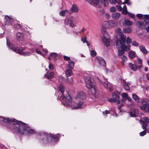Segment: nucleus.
I'll return each mask as SVG.
<instances>
[{
  "label": "nucleus",
  "instance_id": "nucleus-28",
  "mask_svg": "<svg viewBox=\"0 0 149 149\" xmlns=\"http://www.w3.org/2000/svg\"><path fill=\"white\" fill-rule=\"evenodd\" d=\"M139 49L144 54H146L148 53V51L145 49V47L143 46H139Z\"/></svg>",
  "mask_w": 149,
  "mask_h": 149
},
{
  "label": "nucleus",
  "instance_id": "nucleus-27",
  "mask_svg": "<svg viewBox=\"0 0 149 149\" xmlns=\"http://www.w3.org/2000/svg\"><path fill=\"white\" fill-rule=\"evenodd\" d=\"M100 2L102 5L103 4L104 6H108L109 3L108 0H101Z\"/></svg>",
  "mask_w": 149,
  "mask_h": 149
},
{
  "label": "nucleus",
  "instance_id": "nucleus-44",
  "mask_svg": "<svg viewBox=\"0 0 149 149\" xmlns=\"http://www.w3.org/2000/svg\"><path fill=\"white\" fill-rule=\"evenodd\" d=\"M65 11L62 10L59 13V15H60L62 16H64L65 15Z\"/></svg>",
  "mask_w": 149,
  "mask_h": 149
},
{
  "label": "nucleus",
  "instance_id": "nucleus-49",
  "mask_svg": "<svg viewBox=\"0 0 149 149\" xmlns=\"http://www.w3.org/2000/svg\"><path fill=\"white\" fill-rule=\"evenodd\" d=\"M57 55V54L55 53H52L50 54V56H51L53 57V58H55L56 57Z\"/></svg>",
  "mask_w": 149,
  "mask_h": 149
},
{
  "label": "nucleus",
  "instance_id": "nucleus-29",
  "mask_svg": "<svg viewBox=\"0 0 149 149\" xmlns=\"http://www.w3.org/2000/svg\"><path fill=\"white\" fill-rule=\"evenodd\" d=\"M59 90L61 92L62 96H63V93L64 92L65 90L63 86L61 84H60L59 85Z\"/></svg>",
  "mask_w": 149,
  "mask_h": 149
},
{
  "label": "nucleus",
  "instance_id": "nucleus-10",
  "mask_svg": "<svg viewBox=\"0 0 149 149\" xmlns=\"http://www.w3.org/2000/svg\"><path fill=\"white\" fill-rule=\"evenodd\" d=\"M86 97L85 94L84 92H80L78 93L74 97V99L77 100L79 99L83 100Z\"/></svg>",
  "mask_w": 149,
  "mask_h": 149
},
{
  "label": "nucleus",
  "instance_id": "nucleus-54",
  "mask_svg": "<svg viewBox=\"0 0 149 149\" xmlns=\"http://www.w3.org/2000/svg\"><path fill=\"white\" fill-rule=\"evenodd\" d=\"M17 131L18 132V133H19L21 134H24V132H21V129L20 128H17Z\"/></svg>",
  "mask_w": 149,
  "mask_h": 149
},
{
  "label": "nucleus",
  "instance_id": "nucleus-5",
  "mask_svg": "<svg viewBox=\"0 0 149 149\" xmlns=\"http://www.w3.org/2000/svg\"><path fill=\"white\" fill-rule=\"evenodd\" d=\"M38 136H40L41 139L43 138L44 139L43 140L44 142L45 143L50 142L53 139H55L57 137L56 135H54L44 132L38 133Z\"/></svg>",
  "mask_w": 149,
  "mask_h": 149
},
{
  "label": "nucleus",
  "instance_id": "nucleus-19",
  "mask_svg": "<svg viewBox=\"0 0 149 149\" xmlns=\"http://www.w3.org/2000/svg\"><path fill=\"white\" fill-rule=\"evenodd\" d=\"M129 68L134 71H136L138 68V66L137 65L131 63H129Z\"/></svg>",
  "mask_w": 149,
  "mask_h": 149
},
{
  "label": "nucleus",
  "instance_id": "nucleus-36",
  "mask_svg": "<svg viewBox=\"0 0 149 149\" xmlns=\"http://www.w3.org/2000/svg\"><path fill=\"white\" fill-rule=\"evenodd\" d=\"M131 31V29L129 28H125L123 29V32L124 33H130Z\"/></svg>",
  "mask_w": 149,
  "mask_h": 149
},
{
  "label": "nucleus",
  "instance_id": "nucleus-16",
  "mask_svg": "<svg viewBox=\"0 0 149 149\" xmlns=\"http://www.w3.org/2000/svg\"><path fill=\"white\" fill-rule=\"evenodd\" d=\"M24 132L28 134H34L35 131L34 130L30 129L29 127L25 126L23 128Z\"/></svg>",
  "mask_w": 149,
  "mask_h": 149
},
{
  "label": "nucleus",
  "instance_id": "nucleus-22",
  "mask_svg": "<svg viewBox=\"0 0 149 149\" xmlns=\"http://www.w3.org/2000/svg\"><path fill=\"white\" fill-rule=\"evenodd\" d=\"M138 113V110L137 109H134L130 112V115L131 117H135Z\"/></svg>",
  "mask_w": 149,
  "mask_h": 149
},
{
  "label": "nucleus",
  "instance_id": "nucleus-20",
  "mask_svg": "<svg viewBox=\"0 0 149 149\" xmlns=\"http://www.w3.org/2000/svg\"><path fill=\"white\" fill-rule=\"evenodd\" d=\"M102 40L104 45L106 46H108L109 45V43L110 41V39L104 37L102 39Z\"/></svg>",
  "mask_w": 149,
  "mask_h": 149
},
{
  "label": "nucleus",
  "instance_id": "nucleus-15",
  "mask_svg": "<svg viewBox=\"0 0 149 149\" xmlns=\"http://www.w3.org/2000/svg\"><path fill=\"white\" fill-rule=\"evenodd\" d=\"M17 40L19 42H22L24 40V35L20 32H18L16 35Z\"/></svg>",
  "mask_w": 149,
  "mask_h": 149
},
{
  "label": "nucleus",
  "instance_id": "nucleus-35",
  "mask_svg": "<svg viewBox=\"0 0 149 149\" xmlns=\"http://www.w3.org/2000/svg\"><path fill=\"white\" fill-rule=\"evenodd\" d=\"M122 13L125 15H126L127 14V8L125 5H124L123 8Z\"/></svg>",
  "mask_w": 149,
  "mask_h": 149
},
{
  "label": "nucleus",
  "instance_id": "nucleus-9",
  "mask_svg": "<svg viewBox=\"0 0 149 149\" xmlns=\"http://www.w3.org/2000/svg\"><path fill=\"white\" fill-rule=\"evenodd\" d=\"M141 103L142 105L140 107V109L142 110L146 111L147 108L148 110L149 107H148L149 100L147 99H145L141 100Z\"/></svg>",
  "mask_w": 149,
  "mask_h": 149
},
{
  "label": "nucleus",
  "instance_id": "nucleus-4",
  "mask_svg": "<svg viewBox=\"0 0 149 149\" xmlns=\"http://www.w3.org/2000/svg\"><path fill=\"white\" fill-rule=\"evenodd\" d=\"M93 79L89 77H87L85 80L86 87L91 90L89 91V93L93 95L94 97H96V88L95 86Z\"/></svg>",
  "mask_w": 149,
  "mask_h": 149
},
{
  "label": "nucleus",
  "instance_id": "nucleus-62",
  "mask_svg": "<svg viewBox=\"0 0 149 149\" xmlns=\"http://www.w3.org/2000/svg\"><path fill=\"white\" fill-rule=\"evenodd\" d=\"M129 0H125V1L124 3H124H127L128 5L130 4V3H129Z\"/></svg>",
  "mask_w": 149,
  "mask_h": 149
},
{
  "label": "nucleus",
  "instance_id": "nucleus-47",
  "mask_svg": "<svg viewBox=\"0 0 149 149\" xmlns=\"http://www.w3.org/2000/svg\"><path fill=\"white\" fill-rule=\"evenodd\" d=\"M132 45L134 46H139V44L136 41H133L132 43Z\"/></svg>",
  "mask_w": 149,
  "mask_h": 149
},
{
  "label": "nucleus",
  "instance_id": "nucleus-38",
  "mask_svg": "<svg viewBox=\"0 0 149 149\" xmlns=\"http://www.w3.org/2000/svg\"><path fill=\"white\" fill-rule=\"evenodd\" d=\"M100 63L103 66H105L106 65L105 62L102 58H101V61L100 62Z\"/></svg>",
  "mask_w": 149,
  "mask_h": 149
},
{
  "label": "nucleus",
  "instance_id": "nucleus-57",
  "mask_svg": "<svg viewBox=\"0 0 149 149\" xmlns=\"http://www.w3.org/2000/svg\"><path fill=\"white\" fill-rule=\"evenodd\" d=\"M128 15L131 17L132 18H134V15L132 13H129Z\"/></svg>",
  "mask_w": 149,
  "mask_h": 149
},
{
  "label": "nucleus",
  "instance_id": "nucleus-50",
  "mask_svg": "<svg viewBox=\"0 0 149 149\" xmlns=\"http://www.w3.org/2000/svg\"><path fill=\"white\" fill-rule=\"evenodd\" d=\"M131 42V39L129 37H128L127 38V40H126V42L127 43H130Z\"/></svg>",
  "mask_w": 149,
  "mask_h": 149
},
{
  "label": "nucleus",
  "instance_id": "nucleus-2",
  "mask_svg": "<svg viewBox=\"0 0 149 149\" xmlns=\"http://www.w3.org/2000/svg\"><path fill=\"white\" fill-rule=\"evenodd\" d=\"M60 99L64 105L66 107H72V109H77L80 108L83 104L81 101L76 103L75 102L72 101V98L69 95L65 97L61 95Z\"/></svg>",
  "mask_w": 149,
  "mask_h": 149
},
{
  "label": "nucleus",
  "instance_id": "nucleus-63",
  "mask_svg": "<svg viewBox=\"0 0 149 149\" xmlns=\"http://www.w3.org/2000/svg\"><path fill=\"white\" fill-rule=\"evenodd\" d=\"M104 114H107L108 113V111L107 110H106L104 111L103 112Z\"/></svg>",
  "mask_w": 149,
  "mask_h": 149
},
{
  "label": "nucleus",
  "instance_id": "nucleus-46",
  "mask_svg": "<svg viewBox=\"0 0 149 149\" xmlns=\"http://www.w3.org/2000/svg\"><path fill=\"white\" fill-rule=\"evenodd\" d=\"M14 27L17 29H19L21 28V26L19 24H17L14 25Z\"/></svg>",
  "mask_w": 149,
  "mask_h": 149
},
{
  "label": "nucleus",
  "instance_id": "nucleus-26",
  "mask_svg": "<svg viewBox=\"0 0 149 149\" xmlns=\"http://www.w3.org/2000/svg\"><path fill=\"white\" fill-rule=\"evenodd\" d=\"M46 77L48 79H52L54 76V73L53 72L47 73L46 75Z\"/></svg>",
  "mask_w": 149,
  "mask_h": 149
},
{
  "label": "nucleus",
  "instance_id": "nucleus-51",
  "mask_svg": "<svg viewBox=\"0 0 149 149\" xmlns=\"http://www.w3.org/2000/svg\"><path fill=\"white\" fill-rule=\"evenodd\" d=\"M121 59L123 61H126L127 60V57L125 56L124 55L123 56H122L121 57Z\"/></svg>",
  "mask_w": 149,
  "mask_h": 149
},
{
  "label": "nucleus",
  "instance_id": "nucleus-17",
  "mask_svg": "<svg viewBox=\"0 0 149 149\" xmlns=\"http://www.w3.org/2000/svg\"><path fill=\"white\" fill-rule=\"evenodd\" d=\"M78 11V9L77 6L75 4H73L71 9L69 10V13L70 14H71L73 12H77Z\"/></svg>",
  "mask_w": 149,
  "mask_h": 149
},
{
  "label": "nucleus",
  "instance_id": "nucleus-32",
  "mask_svg": "<svg viewBox=\"0 0 149 149\" xmlns=\"http://www.w3.org/2000/svg\"><path fill=\"white\" fill-rule=\"evenodd\" d=\"M74 18L71 17V19H70V27H73L74 26V24L73 23V22L74 21Z\"/></svg>",
  "mask_w": 149,
  "mask_h": 149
},
{
  "label": "nucleus",
  "instance_id": "nucleus-40",
  "mask_svg": "<svg viewBox=\"0 0 149 149\" xmlns=\"http://www.w3.org/2000/svg\"><path fill=\"white\" fill-rule=\"evenodd\" d=\"M149 79V76L148 74H146L144 77V80L146 81Z\"/></svg>",
  "mask_w": 149,
  "mask_h": 149
},
{
  "label": "nucleus",
  "instance_id": "nucleus-30",
  "mask_svg": "<svg viewBox=\"0 0 149 149\" xmlns=\"http://www.w3.org/2000/svg\"><path fill=\"white\" fill-rule=\"evenodd\" d=\"M129 55L130 58H134L135 56V53L134 51H130L129 52Z\"/></svg>",
  "mask_w": 149,
  "mask_h": 149
},
{
  "label": "nucleus",
  "instance_id": "nucleus-59",
  "mask_svg": "<svg viewBox=\"0 0 149 149\" xmlns=\"http://www.w3.org/2000/svg\"><path fill=\"white\" fill-rule=\"evenodd\" d=\"M101 31L102 33H104V34H107V32H106L105 29H104L102 28L101 29Z\"/></svg>",
  "mask_w": 149,
  "mask_h": 149
},
{
  "label": "nucleus",
  "instance_id": "nucleus-56",
  "mask_svg": "<svg viewBox=\"0 0 149 149\" xmlns=\"http://www.w3.org/2000/svg\"><path fill=\"white\" fill-rule=\"evenodd\" d=\"M110 3L111 4H115L116 3V0H109Z\"/></svg>",
  "mask_w": 149,
  "mask_h": 149
},
{
  "label": "nucleus",
  "instance_id": "nucleus-41",
  "mask_svg": "<svg viewBox=\"0 0 149 149\" xmlns=\"http://www.w3.org/2000/svg\"><path fill=\"white\" fill-rule=\"evenodd\" d=\"M96 52L94 50H91V54L92 56H94L96 55Z\"/></svg>",
  "mask_w": 149,
  "mask_h": 149
},
{
  "label": "nucleus",
  "instance_id": "nucleus-39",
  "mask_svg": "<svg viewBox=\"0 0 149 149\" xmlns=\"http://www.w3.org/2000/svg\"><path fill=\"white\" fill-rule=\"evenodd\" d=\"M121 96L123 98H126L128 95L126 93H123L121 94Z\"/></svg>",
  "mask_w": 149,
  "mask_h": 149
},
{
  "label": "nucleus",
  "instance_id": "nucleus-37",
  "mask_svg": "<svg viewBox=\"0 0 149 149\" xmlns=\"http://www.w3.org/2000/svg\"><path fill=\"white\" fill-rule=\"evenodd\" d=\"M66 82L70 84H72L73 83V81L72 78H68L66 80Z\"/></svg>",
  "mask_w": 149,
  "mask_h": 149
},
{
  "label": "nucleus",
  "instance_id": "nucleus-34",
  "mask_svg": "<svg viewBox=\"0 0 149 149\" xmlns=\"http://www.w3.org/2000/svg\"><path fill=\"white\" fill-rule=\"evenodd\" d=\"M132 97L133 99L135 101L138 102L139 100V97L136 94H132Z\"/></svg>",
  "mask_w": 149,
  "mask_h": 149
},
{
  "label": "nucleus",
  "instance_id": "nucleus-53",
  "mask_svg": "<svg viewBox=\"0 0 149 149\" xmlns=\"http://www.w3.org/2000/svg\"><path fill=\"white\" fill-rule=\"evenodd\" d=\"M138 63L139 64H142V60L141 58H138L137 59Z\"/></svg>",
  "mask_w": 149,
  "mask_h": 149
},
{
  "label": "nucleus",
  "instance_id": "nucleus-33",
  "mask_svg": "<svg viewBox=\"0 0 149 149\" xmlns=\"http://www.w3.org/2000/svg\"><path fill=\"white\" fill-rule=\"evenodd\" d=\"M143 120L144 121H140V124H142V125H143V122H144L145 123H146L147 124V123H149V119L148 118L146 117H144L143 118Z\"/></svg>",
  "mask_w": 149,
  "mask_h": 149
},
{
  "label": "nucleus",
  "instance_id": "nucleus-61",
  "mask_svg": "<svg viewBox=\"0 0 149 149\" xmlns=\"http://www.w3.org/2000/svg\"><path fill=\"white\" fill-rule=\"evenodd\" d=\"M35 51L38 54H42V53L40 51H39L38 49H36Z\"/></svg>",
  "mask_w": 149,
  "mask_h": 149
},
{
  "label": "nucleus",
  "instance_id": "nucleus-60",
  "mask_svg": "<svg viewBox=\"0 0 149 149\" xmlns=\"http://www.w3.org/2000/svg\"><path fill=\"white\" fill-rule=\"evenodd\" d=\"M126 99L129 102H131L132 101V99L130 97H129L128 96L127 98H126Z\"/></svg>",
  "mask_w": 149,
  "mask_h": 149
},
{
  "label": "nucleus",
  "instance_id": "nucleus-1",
  "mask_svg": "<svg viewBox=\"0 0 149 149\" xmlns=\"http://www.w3.org/2000/svg\"><path fill=\"white\" fill-rule=\"evenodd\" d=\"M126 36L125 35L121 34L119 39L117 40L116 42V46L118 49V55L120 56L124 53V51H127L130 49L129 47L128 48L125 45Z\"/></svg>",
  "mask_w": 149,
  "mask_h": 149
},
{
  "label": "nucleus",
  "instance_id": "nucleus-11",
  "mask_svg": "<svg viewBox=\"0 0 149 149\" xmlns=\"http://www.w3.org/2000/svg\"><path fill=\"white\" fill-rule=\"evenodd\" d=\"M101 84L103 85L107 89L111 91L113 89L112 87V86L111 84L108 82L107 81L104 82H102L101 81H100Z\"/></svg>",
  "mask_w": 149,
  "mask_h": 149
},
{
  "label": "nucleus",
  "instance_id": "nucleus-31",
  "mask_svg": "<svg viewBox=\"0 0 149 149\" xmlns=\"http://www.w3.org/2000/svg\"><path fill=\"white\" fill-rule=\"evenodd\" d=\"M65 74L67 77L72 75V71L71 70H67L65 72Z\"/></svg>",
  "mask_w": 149,
  "mask_h": 149
},
{
  "label": "nucleus",
  "instance_id": "nucleus-23",
  "mask_svg": "<svg viewBox=\"0 0 149 149\" xmlns=\"http://www.w3.org/2000/svg\"><path fill=\"white\" fill-rule=\"evenodd\" d=\"M120 15V13H113L111 15V17L113 19H117L119 18Z\"/></svg>",
  "mask_w": 149,
  "mask_h": 149
},
{
  "label": "nucleus",
  "instance_id": "nucleus-43",
  "mask_svg": "<svg viewBox=\"0 0 149 149\" xmlns=\"http://www.w3.org/2000/svg\"><path fill=\"white\" fill-rule=\"evenodd\" d=\"M70 19L71 18H70L69 19H68L65 20V25H67L70 23Z\"/></svg>",
  "mask_w": 149,
  "mask_h": 149
},
{
  "label": "nucleus",
  "instance_id": "nucleus-6",
  "mask_svg": "<svg viewBox=\"0 0 149 149\" xmlns=\"http://www.w3.org/2000/svg\"><path fill=\"white\" fill-rule=\"evenodd\" d=\"M3 121L5 123H7L12 125L18 124L19 125H24L25 124L21 121H19L15 119H11L9 118H5L4 117L0 116V122Z\"/></svg>",
  "mask_w": 149,
  "mask_h": 149
},
{
  "label": "nucleus",
  "instance_id": "nucleus-18",
  "mask_svg": "<svg viewBox=\"0 0 149 149\" xmlns=\"http://www.w3.org/2000/svg\"><path fill=\"white\" fill-rule=\"evenodd\" d=\"M108 24L109 28H111L112 27L116 26L117 24L116 22L112 20L109 21L108 22Z\"/></svg>",
  "mask_w": 149,
  "mask_h": 149
},
{
  "label": "nucleus",
  "instance_id": "nucleus-12",
  "mask_svg": "<svg viewBox=\"0 0 149 149\" xmlns=\"http://www.w3.org/2000/svg\"><path fill=\"white\" fill-rule=\"evenodd\" d=\"M143 125L142 126V128L144 130L143 131L140 132L139 133V135L140 136H143L146 134L147 127L148 126V124L145 123L144 122H143Z\"/></svg>",
  "mask_w": 149,
  "mask_h": 149
},
{
  "label": "nucleus",
  "instance_id": "nucleus-58",
  "mask_svg": "<svg viewBox=\"0 0 149 149\" xmlns=\"http://www.w3.org/2000/svg\"><path fill=\"white\" fill-rule=\"evenodd\" d=\"M117 8L118 10L119 11H121L122 10V7L120 6H117Z\"/></svg>",
  "mask_w": 149,
  "mask_h": 149
},
{
  "label": "nucleus",
  "instance_id": "nucleus-13",
  "mask_svg": "<svg viewBox=\"0 0 149 149\" xmlns=\"http://www.w3.org/2000/svg\"><path fill=\"white\" fill-rule=\"evenodd\" d=\"M91 1V2L89 3L91 5L97 7L101 8L102 7V5L99 0H92Z\"/></svg>",
  "mask_w": 149,
  "mask_h": 149
},
{
  "label": "nucleus",
  "instance_id": "nucleus-24",
  "mask_svg": "<svg viewBox=\"0 0 149 149\" xmlns=\"http://www.w3.org/2000/svg\"><path fill=\"white\" fill-rule=\"evenodd\" d=\"M122 83L123 84V86L125 90H128L130 89V87L125 80L123 79L122 81Z\"/></svg>",
  "mask_w": 149,
  "mask_h": 149
},
{
  "label": "nucleus",
  "instance_id": "nucleus-14",
  "mask_svg": "<svg viewBox=\"0 0 149 149\" xmlns=\"http://www.w3.org/2000/svg\"><path fill=\"white\" fill-rule=\"evenodd\" d=\"M5 24L7 25H11L14 21V19L11 17L6 15L5 17Z\"/></svg>",
  "mask_w": 149,
  "mask_h": 149
},
{
  "label": "nucleus",
  "instance_id": "nucleus-21",
  "mask_svg": "<svg viewBox=\"0 0 149 149\" xmlns=\"http://www.w3.org/2000/svg\"><path fill=\"white\" fill-rule=\"evenodd\" d=\"M123 24L125 26H130L132 25V22L130 20L125 19L124 22H123Z\"/></svg>",
  "mask_w": 149,
  "mask_h": 149
},
{
  "label": "nucleus",
  "instance_id": "nucleus-55",
  "mask_svg": "<svg viewBox=\"0 0 149 149\" xmlns=\"http://www.w3.org/2000/svg\"><path fill=\"white\" fill-rule=\"evenodd\" d=\"M63 58L66 61H69L70 60V57L65 56H63Z\"/></svg>",
  "mask_w": 149,
  "mask_h": 149
},
{
  "label": "nucleus",
  "instance_id": "nucleus-42",
  "mask_svg": "<svg viewBox=\"0 0 149 149\" xmlns=\"http://www.w3.org/2000/svg\"><path fill=\"white\" fill-rule=\"evenodd\" d=\"M116 32L119 33H122V31L121 29L119 28H117L116 29Z\"/></svg>",
  "mask_w": 149,
  "mask_h": 149
},
{
  "label": "nucleus",
  "instance_id": "nucleus-25",
  "mask_svg": "<svg viewBox=\"0 0 149 149\" xmlns=\"http://www.w3.org/2000/svg\"><path fill=\"white\" fill-rule=\"evenodd\" d=\"M74 65V63L72 61H70L68 62V67L71 69L73 68Z\"/></svg>",
  "mask_w": 149,
  "mask_h": 149
},
{
  "label": "nucleus",
  "instance_id": "nucleus-64",
  "mask_svg": "<svg viewBox=\"0 0 149 149\" xmlns=\"http://www.w3.org/2000/svg\"><path fill=\"white\" fill-rule=\"evenodd\" d=\"M140 65L139 66V67H138V68L139 70H140L143 67V65L142 64H140Z\"/></svg>",
  "mask_w": 149,
  "mask_h": 149
},
{
  "label": "nucleus",
  "instance_id": "nucleus-8",
  "mask_svg": "<svg viewBox=\"0 0 149 149\" xmlns=\"http://www.w3.org/2000/svg\"><path fill=\"white\" fill-rule=\"evenodd\" d=\"M113 98L109 99L108 101L111 102H116L117 104L120 103V100L119 99V93L118 91H116L113 93Z\"/></svg>",
  "mask_w": 149,
  "mask_h": 149
},
{
  "label": "nucleus",
  "instance_id": "nucleus-7",
  "mask_svg": "<svg viewBox=\"0 0 149 149\" xmlns=\"http://www.w3.org/2000/svg\"><path fill=\"white\" fill-rule=\"evenodd\" d=\"M7 44L10 49H12L13 51L17 53L24 56L30 55L31 54L30 53L28 52H22V51L25 50V48L24 47H21L20 49L18 48H15L13 45L12 44L9 43L8 41H7Z\"/></svg>",
  "mask_w": 149,
  "mask_h": 149
},
{
  "label": "nucleus",
  "instance_id": "nucleus-52",
  "mask_svg": "<svg viewBox=\"0 0 149 149\" xmlns=\"http://www.w3.org/2000/svg\"><path fill=\"white\" fill-rule=\"evenodd\" d=\"M110 10L112 12H115L116 10V9L114 7H111L110 9Z\"/></svg>",
  "mask_w": 149,
  "mask_h": 149
},
{
  "label": "nucleus",
  "instance_id": "nucleus-48",
  "mask_svg": "<svg viewBox=\"0 0 149 149\" xmlns=\"http://www.w3.org/2000/svg\"><path fill=\"white\" fill-rule=\"evenodd\" d=\"M81 41L83 42L84 43L86 42V36H85L83 38H81Z\"/></svg>",
  "mask_w": 149,
  "mask_h": 149
},
{
  "label": "nucleus",
  "instance_id": "nucleus-45",
  "mask_svg": "<svg viewBox=\"0 0 149 149\" xmlns=\"http://www.w3.org/2000/svg\"><path fill=\"white\" fill-rule=\"evenodd\" d=\"M54 66L52 64L50 63L49 65V69L52 70L54 69Z\"/></svg>",
  "mask_w": 149,
  "mask_h": 149
},
{
  "label": "nucleus",
  "instance_id": "nucleus-3",
  "mask_svg": "<svg viewBox=\"0 0 149 149\" xmlns=\"http://www.w3.org/2000/svg\"><path fill=\"white\" fill-rule=\"evenodd\" d=\"M136 16L139 18H142L144 19V22L142 23L138 21L136 23V25L139 27L145 29L146 28L147 31L149 32V16L147 15H143L141 14H137Z\"/></svg>",
  "mask_w": 149,
  "mask_h": 149
}]
</instances>
